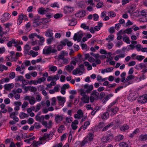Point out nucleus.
Segmentation results:
<instances>
[{
  "label": "nucleus",
  "instance_id": "47",
  "mask_svg": "<svg viewBox=\"0 0 147 147\" xmlns=\"http://www.w3.org/2000/svg\"><path fill=\"white\" fill-rule=\"evenodd\" d=\"M34 126L35 129H38L41 127V125L38 122H35L34 124Z\"/></svg>",
  "mask_w": 147,
  "mask_h": 147
},
{
  "label": "nucleus",
  "instance_id": "61",
  "mask_svg": "<svg viewBox=\"0 0 147 147\" xmlns=\"http://www.w3.org/2000/svg\"><path fill=\"white\" fill-rule=\"evenodd\" d=\"M46 80V78L44 77H42L39 78L38 80V82L39 84H40L41 82H44Z\"/></svg>",
  "mask_w": 147,
  "mask_h": 147
},
{
  "label": "nucleus",
  "instance_id": "56",
  "mask_svg": "<svg viewBox=\"0 0 147 147\" xmlns=\"http://www.w3.org/2000/svg\"><path fill=\"white\" fill-rule=\"evenodd\" d=\"M53 37H50V38L47 39V43L48 45H50L51 43L52 42L53 40Z\"/></svg>",
  "mask_w": 147,
  "mask_h": 147
},
{
  "label": "nucleus",
  "instance_id": "57",
  "mask_svg": "<svg viewBox=\"0 0 147 147\" xmlns=\"http://www.w3.org/2000/svg\"><path fill=\"white\" fill-rule=\"evenodd\" d=\"M37 88L33 86H30L29 91L30 92H34L37 91Z\"/></svg>",
  "mask_w": 147,
  "mask_h": 147
},
{
  "label": "nucleus",
  "instance_id": "4",
  "mask_svg": "<svg viewBox=\"0 0 147 147\" xmlns=\"http://www.w3.org/2000/svg\"><path fill=\"white\" fill-rule=\"evenodd\" d=\"M111 105H109L107 109V111L109 112H111V115L113 116L115 114L118 110V108L117 107H110Z\"/></svg>",
  "mask_w": 147,
  "mask_h": 147
},
{
  "label": "nucleus",
  "instance_id": "38",
  "mask_svg": "<svg viewBox=\"0 0 147 147\" xmlns=\"http://www.w3.org/2000/svg\"><path fill=\"white\" fill-rule=\"evenodd\" d=\"M30 53V55H32L33 57H35L38 54V52H35L33 50H31Z\"/></svg>",
  "mask_w": 147,
  "mask_h": 147
},
{
  "label": "nucleus",
  "instance_id": "27",
  "mask_svg": "<svg viewBox=\"0 0 147 147\" xmlns=\"http://www.w3.org/2000/svg\"><path fill=\"white\" fill-rule=\"evenodd\" d=\"M74 67L72 65H67L65 67V69L68 72H70L74 69Z\"/></svg>",
  "mask_w": 147,
  "mask_h": 147
},
{
  "label": "nucleus",
  "instance_id": "29",
  "mask_svg": "<svg viewBox=\"0 0 147 147\" xmlns=\"http://www.w3.org/2000/svg\"><path fill=\"white\" fill-rule=\"evenodd\" d=\"M124 138L123 136L122 135L119 134L115 138V140L117 142H119L122 140Z\"/></svg>",
  "mask_w": 147,
  "mask_h": 147
},
{
  "label": "nucleus",
  "instance_id": "9",
  "mask_svg": "<svg viewBox=\"0 0 147 147\" xmlns=\"http://www.w3.org/2000/svg\"><path fill=\"white\" fill-rule=\"evenodd\" d=\"M42 124L45 127L50 129L52 126L53 123L52 120H50L48 122L47 121H42Z\"/></svg>",
  "mask_w": 147,
  "mask_h": 147
},
{
  "label": "nucleus",
  "instance_id": "64",
  "mask_svg": "<svg viewBox=\"0 0 147 147\" xmlns=\"http://www.w3.org/2000/svg\"><path fill=\"white\" fill-rule=\"evenodd\" d=\"M132 30L131 28L126 29L124 31V32L128 34H131V32Z\"/></svg>",
  "mask_w": 147,
  "mask_h": 147
},
{
  "label": "nucleus",
  "instance_id": "62",
  "mask_svg": "<svg viewBox=\"0 0 147 147\" xmlns=\"http://www.w3.org/2000/svg\"><path fill=\"white\" fill-rule=\"evenodd\" d=\"M81 27L84 30H89V26H86L85 24H82L81 25Z\"/></svg>",
  "mask_w": 147,
  "mask_h": 147
},
{
  "label": "nucleus",
  "instance_id": "39",
  "mask_svg": "<svg viewBox=\"0 0 147 147\" xmlns=\"http://www.w3.org/2000/svg\"><path fill=\"white\" fill-rule=\"evenodd\" d=\"M120 147H128L127 144L124 142H122L120 143L119 144Z\"/></svg>",
  "mask_w": 147,
  "mask_h": 147
},
{
  "label": "nucleus",
  "instance_id": "6",
  "mask_svg": "<svg viewBox=\"0 0 147 147\" xmlns=\"http://www.w3.org/2000/svg\"><path fill=\"white\" fill-rule=\"evenodd\" d=\"M85 91L88 94L90 93L93 89V86L92 85H89L88 84H85L84 86Z\"/></svg>",
  "mask_w": 147,
  "mask_h": 147
},
{
  "label": "nucleus",
  "instance_id": "45",
  "mask_svg": "<svg viewBox=\"0 0 147 147\" xmlns=\"http://www.w3.org/2000/svg\"><path fill=\"white\" fill-rule=\"evenodd\" d=\"M8 68L5 66L4 65L0 64V71H2L4 70H7Z\"/></svg>",
  "mask_w": 147,
  "mask_h": 147
},
{
  "label": "nucleus",
  "instance_id": "20",
  "mask_svg": "<svg viewBox=\"0 0 147 147\" xmlns=\"http://www.w3.org/2000/svg\"><path fill=\"white\" fill-rule=\"evenodd\" d=\"M57 98L59 101H61V102H59V105H62L65 101V98L64 97H62L61 96H59L57 97Z\"/></svg>",
  "mask_w": 147,
  "mask_h": 147
},
{
  "label": "nucleus",
  "instance_id": "43",
  "mask_svg": "<svg viewBox=\"0 0 147 147\" xmlns=\"http://www.w3.org/2000/svg\"><path fill=\"white\" fill-rule=\"evenodd\" d=\"M134 76L131 75H130L129 76H127L125 80V82H126L130 80L133 79L134 78Z\"/></svg>",
  "mask_w": 147,
  "mask_h": 147
},
{
  "label": "nucleus",
  "instance_id": "48",
  "mask_svg": "<svg viewBox=\"0 0 147 147\" xmlns=\"http://www.w3.org/2000/svg\"><path fill=\"white\" fill-rule=\"evenodd\" d=\"M145 57L142 55H137L136 57V59L139 61H141Z\"/></svg>",
  "mask_w": 147,
  "mask_h": 147
},
{
  "label": "nucleus",
  "instance_id": "46",
  "mask_svg": "<svg viewBox=\"0 0 147 147\" xmlns=\"http://www.w3.org/2000/svg\"><path fill=\"white\" fill-rule=\"evenodd\" d=\"M53 32H46L45 33V35L47 37H53Z\"/></svg>",
  "mask_w": 147,
  "mask_h": 147
},
{
  "label": "nucleus",
  "instance_id": "59",
  "mask_svg": "<svg viewBox=\"0 0 147 147\" xmlns=\"http://www.w3.org/2000/svg\"><path fill=\"white\" fill-rule=\"evenodd\" d=\"M135 47H136V49L138 51H140L141 50V45L140 44H138L136 45L135 46Z\"/></svg>",
  "mask_w": 147,
  "mask_h": 147
},
{
  "label": "nucleus",
  "instance_id": "30",
  "mask_svg": "<svg viewBox=\"0 0 147 147\" xmlns=\"http://www.w3.org/2000/svg\"><path fill=\"white\" fill-rule=\"evenodd\" d=\"M68 21L69 22V25L70 26H74L76 24L77 22L76 21L73 19L69 20Z\"/></svg>",
  "mask_w": 147,
  "mask_h": 147
},
{
  "label": "nucleus",
  "instance_id": "32",
  "mask_svg": "<svg viewBox=\"0 0 147 147\" xmlns=\"http://www.w3.org/2000/svg\"><path fill=\"white\" fill-rule=\"evenodd\" d=\"M28 117V115L24 113L21 112L20 113V117L21 119H22Z\"/></svg>",
  "mask_w": 147,
  "mask_h": 147
},
{
  "label": "nucleus",
  "instance_id": "3",
  "mask_svg": "<svg viewBox=\"0 0 147 147\" xmlns=\"http://www.w3.org/2000/svg\"><path fill=\"white\" fill-rule=\"evenodd\" d=\"M113 134H110L106 136H104L101 138V141L105 143H107L108 142H110L113 139Z\"/></svg>",
  "mask_w": 147,
  "mask_h": 147
},
{
  "label": "nucleus",
  "instance_id": "2",
  "mask_svg": "<svg viewBox=\"0 0 147 147\" xmlns=\"http://www.w3.org/2000/svg\"><path fill=\"white\" fill-rule=\"evenodd\" d=\"M99 93L96 90H94L91 94L90 100L91 102H94V100L97 99L98 97Z\"/></svg>",
  "mask_w": 147,
  "mask_h": 147
},
{
  "label": "nucleus",
  "instance_id": "19",
  "mask_svg": "<svg viewBox=\"0 0 147 147\" xmlns=\"http://www.w3.org/2000/svg\"><path fill=\"white\" fill-rule=\"evenodd\" d=\"M78 123V121L77 120H75L73 122H72L71 125V127L72 129L74 130H76L77 129L78 127L76 125Z\"/></svg>",
  "mask_w": 147,
  "mask_h": 147
},
{
  "label": "nucleus",
  "instance_id": "60",
  "mask_svg": "<svg viewBox=\"0 0 147 147\" xmlns=\"http://www.w3.org/2000/svg\"><path fill=\"white\" fill-rule=\"evenodd\" d=\"M24 78L22 76H17L15 79V80L16 81H22Z\"/></svg>",
  "mask_w": 147,
  "mask_h": 147
},
{
  "label": "nucleus",
  "instance_id": "63",
  "mask_svg": "<svg viewBox=\"0 0 147 147\" xmlns=\"http://www.w3.org/2000/svg\"><path fill=\"white\" fill-rule=\"evenodd\" d=\"M53 16L55 18L58 19L61 17L62 16V15L61 14L57 13L56 14Z\"/></svg>",
  "mask_w": 147,
  "mask_h": 147
},
{
  "label": "nucleus",
  "instance_id": "28",
  "mask_svg": "<svg viewBox=\"0 0 147 147\" xmlns=\"http://www.w3.org/2000/svg\"><path fill=\"white\" fill-rule=\"evenodd\" d=\"M37 38L40 39V42L39 43V45H42V43L45 41V38L43 36H40L39 35H38Z\"/></svg>",
  "mask_w": 147,
  "mask_h": 147
},
{
  "label": "nucleus",
  "instance_id": "7",
  "mask_svg": "<svg viewBox=\"0 0 147 147\" xmlns=\"http://www.w3.org/2000/svg\"><path fill=\"white\" fill-rule=\"evenodd\" d=\"M83 36L82 34L80 33L79 32H77L74 34L73 37V40L75 41H77L78 42H80L81 41Z\"/></svg>",
  "mask_w": 147,
  "mask_h": 147
},
{
  "label": "nucleus",
  "instance_id": "52",
  "mask_svg": "<svg viewBox=\"0 0 147 147\" xmlns=\"http://www.w3.org/2000/svg\"><path fill=\"white\" fill-rule=\"evenodd\" d=\"M49 69L50 71L55 72L57 70V68L55 66H51L49 67Z\"/></svg>",
  "mask_w": 147,
  "mask_h": 147
},
{
  "label": "nucleus",
  "instance_id": "49",
  "mask_svg": "<svg viewBox=\"0 0 147 147\" xmlns=\"http://www.w3.org/2000/svg\"><path fill=\"white\" fill-rule=\"evenodd\" d=\"M42 23V22H37L34 23H32V26H33L37 27L41 25Z\"/></svg>",
  "mask_w": 147,
  "mask_h": 147
},
{
  "label": "nucleus",
  "instance_id": "54",
  "mask_svg": "<svg viewBox=\"0 0 147 147\" xmlns=\"http://www.w3.org/2000/svg\"><path fill=\"white\" fill-rule=\"evenodd\" d=\"M112 122H113V124H114V123H115L116 125L117 126H120L122 123V122H121L119 120H114Z\"/></svg>",
  "mask_w": 147,
  "mask_h": 147
},
{
  "label": "nucleus",
  "instance_id": "34",
  "mask_svg": "<svg viewBox=\"0 0 147 147\" xmlns=\"http://www.w3.org/2000/svg\"><path fill=\"white\" fill-rule=\"evenodd\" d=\"M23 16V14H21L19 16V18L18 20L17 24L19 25H20L21 23L22 22V18Z\"/></svg>",
  "mask_w": 147,
  "mask_h": 147
},
{
  "label": "nucleus",
  "instance_id": "10",
  "mask_svg": "<svg viewBox=\"0 0 147 147\" xmlns=\"http://www.w3.org/2000/svg\"><path fill=\"white\" fill-rule=\"evenodd\" d=\"M3 17L1 19L2 23H4L8 20L10 17V15L8 13H4L3 15Z\"/></svg>",
  "mask_w": 147,
  "mask_h": 147
},
{
  "label": "nucleus",
  "instance_id": "33",
  "mask_svg": "<svg viewBox=\"0 0 147 147\" xmlns=\"http://www.w3.org/2000/svg\"><path fill=\"white\" fill-rule=\"evenodd\" d=\"M113 125V122H111L108 125H106L105 127H104L102 131H106L108 129L110 128Z\"/></svg>",
  "mask_w": 147,
  "mask_h": 147
},
{
  "label": "nucleus",
  "instance_id": "12",
  "mask_svg": "<svg viewBox=\"0 0 147 147\" xmlns=\"http://www.w3.org/2000/svg\"><path fill=\"white\" fill-rule=\"evenodd\" d=\"M52 47L51 46H48L47 49H44L43 50V53L46 55H49L51 53Z\"/></svg>",
  "mask_w": 147,
  "mask_h": 147
},
{
  "label": "nucleus",
  "instance_id": "44",
  "mask_svg": "<svg viewBox=\"0 0 147 147\" xmlns=\"http://www.w3.org/2000/svg\"><path fill=\"white\" fill-rule=\"evenodd\" d=\"M123 40L127 44H129L130 42V40L129 39V37L127 36H125L123 37Z\"/></svg>",
  "mask_w": 147,
  "mask_h": 147
},
{
  "label": "nucleus",
  "instance_id": "18",
  "mask_svg": "<svg viewBox=\"0 0 147 147\" xmlns=\"http://www.w3.org/2000/svg\"><path fill=\"white\" fill-rule=\"evenodd\" d=\"M13 84L12 83L6 84L4 86V89L7 90H8L13 88Z\"/></svg>",
  "mask_w": 147,
  "mask_h": 147
},
{
  "label": "nucleus",
  "instance_id": "26",
  "mask_svg": "<svg viewBox=\"0 0 147 147\" xmlns=\"http://www.w3.org/2000/svg\"><path fill=\"white\" fill-rule=\"evenodd\" d=\"M103 26V24L101 22H98V25L95 26L94 27V30L95 31H98L99 30L101 27Z\"/></svg>",
  "mask_w": 147,
  "mask_h": 147
},
{
  "label": "nucleus",
  "instance_id": "53",
  "mask_svg": "<svg viewBox=\"0 0 147 147\" xmlns=\"http://www.w3.org/2000/svg\"><path fill=\"white\" fill-rule=\"evenodd\" d=\"M66 43H67V39H64L62 41H61L59 44H60L63 47L65 46L66 45Z\"/></svg>",
  "mask_w": 147,
  "mask_h": 147
},
{
  "label": "nucleus",
  "instance_id": "14",
  "mask_svg": "<svg viewBox=\"0 0 147 147\" xmlns=\"http://www.w3.org/2000/svg\"><path fill=\"white\" fill-rule=\"evenodd\" d=\"M42 142L41 140L36 141H34L31 145L33 147H38L40 145L42 144Z\"/></svg>",
  "mask_w": 147,
  "mask_h": 147
},
{
  "label": "nucleus",
  "instance_id": "17",
  "mask_svg": "<svg viewBox=\"0 0 147 147\" xmlns=\"http://www.w3.org/2000/svg\"><path fill=\"white\" fill-rule=\"evenodd\" d=\"M53 16H54L53 14V13H51V11H50V12L47 13L46 15V17H47V18H49V19H48L47 18H45L44 19V21H45V22H46V21H47V20H49L47 21V22H49L50 21V20H49V19L53 17Z\"/></svg>",
  "mask_w": 147,
  "mask_h": 147
},
{
  "label": "nucleus",
  "instance_id": "31",
  "mask_svg": "<svg viewBox=\"0 0 147 147\" xmlns=\"http://www.w3.org/2000/svg\"><path fill=\"white\" fill-rule=\"evenodd\" d=\"M65 54V52L63 51H62L58 56V59H59L62 60L64 57V55Z\"/></svg>",
  "mask_w": 147,
  "mask_h": 147
},
{
  "label": "nucleus",
  "instance_id": "51",
  "mask_svg": "<svg viewBox=\"0 0 147 147\" xmlns=\"http://www.w3.org/2000/svg\"><path fill=\"white\" fill-rule=\"evenodd\" d=\"M103 3L102 1L99 2L96 5V7L97 8H100L103 7Z\"/></svg>",
  "mask_w": 147,
  "mask_h": 147
},
{
  "label": "nucleus",
  "instance_id": "37",
  "mask_svg": "<svg viewBox=\"0 0 147 147\" xmlns=\"http://www.w3.org/2000/svg\"><path fill=\"white\" fill-rule=\"evenodd\" d=\"M40 19V17L39 16H37L34 17L33 19L32 20L33 23L37 22H39Z\"/></svg>",
  "mask_w": 147,
  "mask_h": 147
},
{
  "label": "nucleus",
  "instance_id": "58",
  "mask_svg": "<svg viewBox=\"0 0 147 147\" xmlns=\"http://www.w3.org/2000/svg\"><path fill=\"white\" fill-rule=\"evenodd\" d=\"M80 95L82 96V97H83L84 96H86L87 95H86V92L85 91L84 89H81L80 90Z\"/></svg>",
  "mask_w": 147,
  "mask_h": 147
},
{
  "label": "nucleus",
  "instance_id": "55",
  "mask_svg": "<svg viewBox=\"0 0 147 147\" xmlns=\"http://www.w3.org/2000/svg\"><path fill=\"white\" fill-rule=\"evenodd\" d=\"M88 140H87V138H85L82 142L80 144L81 146H84L85 144H87L88 143Z\"/></svg>",
  "mask_w": 147,
  "mask_h": 147
},
{
  "label": "nucleus",
  "instance_id": "41",
  "mask_svg": "<svg viewBox=\"0 0 147 147\" xmlns=\"http://www.w3.org/2000/svg\"><path fill=\"white\" fill-rule=\"evenodd\" d=\"M90 124V122L89 121H87L85 122L83 126V129L84 130L86 129L87 127L89 126Z\"/></svg>",
  "mask_w": 147,
  "mask_h": 147
},
{
  "label": "nucleus",
  "instance_id": "36",
  "mask_svg": "<svg viewBox=\"0 0 147 147\" xmlns=\"http://www.w3.org/2000/svg\"><path fill=\"white\" fill-rule=\"evenodd\" d=\"M135 48V46L130 45L127 46L125 48V50L127 51L133 50Z\"/></svg>",
  "mask_w": 147,
  "mask_h": 147
},
{
  "label": "nucleus",
  "instance_id": "16",
  "mask_svg": "<svg viewBox=\"0 0 147 147\" xmlns=\"http://www.w3.org/2000/svg\"><path fill=\"white\" fill-rule=\"evenodd\" d=\"M63 119V115H57L55 118V120L57 123H59L61 122Z\"/></svg>",
  "mask_w": 147,
  "mask_h": 147
},
{
  "label": "nucleus",
  "instance_id": "40",
  "mask_svg": "<svg viewBox=\"0 0 147 147\" xmlns=\"http://www.w3.org/2000/svg\"><path fill=\"white\" fill-rule=\"evenodd\" d=\"M29 101L30 104L33 105L35 103L36 100L35 98L34 97L32 96L31 97V98Z\"/></svg>",
  "mask_w": 147,
  "mask_h": 147
},
{
  "label": "nucleus",
  "instance_id": "50",
  "mask_svg": "<svg viewBox=\"0 0 147 147\" xmlns=\"http://www.w3.org/2000/svg\"><path fill=\"white\" fill-rule=\"evenodd\" d=\"M80 72L79 68H77L76 69L74 70L72 73L74 75H77Z\"/></svg>",
  "mask_w": 147,
  "mask_h": 147
},
{
  "label": "nucleus",
  "instance_id": "22",
  "mask_svg": "<svg viewBox=\"0 0 147 147\" xmlns=\"http://www.w3.org/2000/svg\"><path fill=\"white\" fill-rule=\"evenodd\" d=\"M94 136V134L90 133L88 134V136L86 138H87L88 141L91 142L92 141Z\"/></svg>",
  "mask_w": 147,
  "mask_h": 147
},
{
  "label": "nucleus",
  "instance_id": "1",
  "mask_svg": "<svg viewBox=\"0 0 147 147\" xmlns=\"http://www.w3.org/2000/svg\"><path fill=\"white\" fill-rule=\"evenodd\" d=\"M138 96L139 95L137 92L134 91L130 93L128 95L127 98L129 101H133L135 100Z\"/></svg>",
  "mask_w": 147,
  "mask_h": 147
},
{
  "label": "nucleus",
  "instance_id": "42",
  "mask_svg": "<svg viewBox=\"0 0 147 147\" xmlns=\"http://www.w3.org/2000/svg\"><path fill=\"white\" fill-rule=\"evenodd\" d=\"M108 15L110 17H114L116 16V14L114 12L111 11L108 12Z\"/></svg>",
  "mask_w": 147,
  "mask_h": 147
},
{
  "label": "nucleus",
  "instance_id": "25",
  "mask_svg": "<svg viewBox=\"0 0 147 147\" xmlns=\"http://www.w3.org/2000/svg\"><path fill=\"white\" fill-rule=\"evenodd\" d=\"M139 139L142 141H144L147 140V134L140 135L139 136Z\"/></svg>",
  "mask_w": 147,
  "mask_h": 147
},
{
  "label": "nucleus",
  "instance_id": "13",
  "mask_svg": "<svg viewBox=\"0 0 147 147\" xmlns=\"http://www.w3.org/2000/svg\"><path fill=\"white\" fill-rule=\"evenodd\" d=\"M86 12L84 11H78L75 14L76 16L77 17L80 18L84 17L85 15Z\"/></svg>",
  "mask_w": 147,
  "mask_h": 147
},
{
  "label": "nucleus",
  "instance_id": "35",
  "mask_svg": "<svg viewBox=\"0 0 147 147\" xmlns=\"http://www.w3.org/2000/svg\"><path fill=\"white\" fill-rule=\"evenodd\" d=\"M38 35L36 33H34L29 34L28 36L29 39H31V40H34L33 38L34 36H36L37 37Z\"/></svg>",
  "mask_w": 147,
  "mask_h": 147
},
{
  "label": "nucleus",
  "instance_id": "24",
  "mask_svg": "<svg viewBox=\"0 0 147 147\" xmlns=\"http://www.w3.org/2000/svg\"><path fill=\"white\" fill-rule=\"evenodd\" d=\"M129 128V126L127 124H124L120 128V130L122 131H125Z\"/></svg>",
  "mask_w": 147,
  "mask_h": 147
},
{
  "label": "nucleus",
  "instance_id": "5",
  "mask_svg": "<svg viewBox=\"0 0 147 147\" xmlns=\"http://www.w3.org/2000/svg\"><path fill=\"white\" fill-rule=\"evenodd\" d=\"M51 11V10L49 8L45 9L42 7L38 9V13L40 15H43Z\"/></svg>",
  "mask_w": 147,
  "mask_h": 147
},
{
  "label": "nucleus",
  "instance_id": "11",
  "mask_svg": "<svg viewBox=\"0 0 147 147\" xmlns=\"http://www.w3.org/2000/svg\"><path fill=\"white\" fill-rule=\"evenodd\" d=\"M53 134H49L47 133H45L43 137H40L39 138V140H45L47 138H49V140L51 139Z\"/></svg>",
  "mask_w": 147,
  "mask_h": 147
},
{
  "label": "nucleus",
  "instance_id": "21",
  "mask_svg": "<svg viewBox=\"0 0 147 147\" xmlns=\"http://www.w3.org/2000/svg\"><path fill=\"white\" fill-rule=\"evenodd\" d=\"M81 99L83 101V102L88 103L89 102V97L88 95L85 96L81 98Z\"/></svg>",
  "mask_w": 147,
  "mask_h": 147
},
{
  "label": "nucleus",
  "instance_id": "15",
  "mask_svg": "<svg viewBox=\"0 0 147 147\" xmlns=\"http://www.w3.org/2000/svg\"><path fill=\"white\" fill-rule=\"evenodd\" d=\"M109 112H108L107 111L106 112L103 113L101 115V118L102 119H107L109 118Z\"/></svg>",
  "mask_w": 147,
  "mask_h": 147
},
{
  "label": "nucleus",
  "instance_id": "23",
  "mask_svg": "<svg viewBox=\"0 0 147 147\" xmlns=\"http://www.w3.org/2000/svg\"><path fill=\"white\" fill-rule=\"evenodd\" d=\"M44 115H42L41 116L36 115L35 117V119L36 121H38L40 122H42L44 121Z\"/></svg>",
  "mask_w": 147,
  "mask_h": 147
},
{
  "label": "nucleus",
  "instance_id": "8",
  "mask_svg": "<svg viewBox=\"0 0 147 147\" xmlns=\"http://www.w3.org/2000/svg\"><path fill=\"white\" fill-rule=\"evenodd\" d=\"M139 103L144 104L147 101V94H145L140 96L138 100Z\"/></svg>",
  "mask_w": 147,
  "mask_h": 147
}]
</instances>
